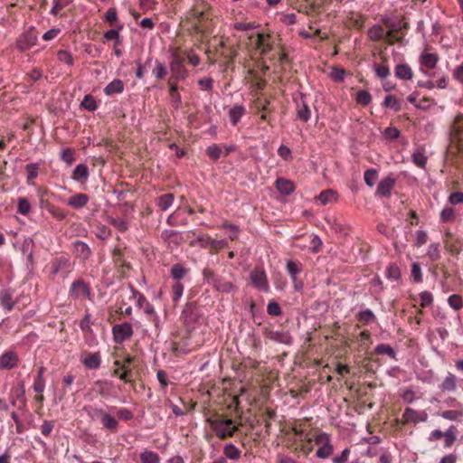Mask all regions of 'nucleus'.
I'll list each match as a JSON object with an SVG mask.
<instances>
[{"mask_svg": "<svg viewBox=\"0 0 463 463\" xmlns=\"http://www.w3.org/2000/svg\"><path fill=\"white\" fill-rule=\"evenodd\" d=\"M181 319L189 331L195 330L203 323V312L196 301L187 302L181 313Z\"/></svg>", "mask_w": 463, "mask_h": 463, "instance_id": "1", "label": "nucleus"}, {"mask_svg": "<svg viewBox=\"0 0 463 463\" xmlns=\"http://www.w3.org/2000/svg\"><path fill=\"white\" fill-rule=\"evenodd\" d=\"M203 277L206 283L218 292L230 294L237 290V287L232 282L226 280L209 268L203 269Z\"/></svg>", "mask_w": 463, "mask_h": 463, "instance_id": "2", "label": "nucleus"}, {"mask_svg": "<svg viewBox=\"0 0 463 463\" xmlns=\"http://www.w3.org/2000/svg\"><path fill=\"white\" fill-rule=\"evenodd\" d=\"M212 430L215 432L216 436L222 439L228 437H232L238 430V428L233 426V420L227 419L224 420H208Z\"/></svg>", "mask_w": 463, "mask_h": 463, "instance_id": "3", "label": "nucleus"}, {"mask_svg": "<svg viewBox=\"0 0 463 463\" xmlns=\"http://www.w3.org/2000/svg\"><path fill=\"white\" fill-rule=\"evenodd\" d=\"M314 440L317 445L320 446L316 452L317 458L326 459L333 454L334 447L328 433L321 432L315 437Z\"/></svg>", "mask_w": 463, "mask_h": 463, "instance_id": "4", "label": "nucleus"}, {"mask_svg": "<svg viewBox=\"0 0 463 463\" xmlns=\"http://www.w3.org/2000/svg\"><path fill=\"white\" fill-rule=\"evenodd\" d=\"M133 334V327L129 322L116 324L112 326L113 341L118 345H121L130 339Z\"/></svg>", "mask_w": 463, "mask_h": 463, "instance_id": "5", "label": "nucleus"}, {"mask_svg": "<svg viewBox=\"0 0 463 463\" xmlns=\"http://www.w3.org/2000/svg\"><path fill=\"white\" fill-rule=\"evenodd\" d=\"M169 68L173 77L176 80H184L188 76V71L184 65V59H182L175 52H172Z\"/></svg>", "mask_w": 463, "mask_h": 463, "instance_id": "6", "label": "nucleus"}, {"mask_svg": "<svg viewBox=\"0 0 463 463\" xmlns=\"http://www.w3.org/2000/svg\"><path fill=\"white\" fill-rule=\"evenodd\" d=\"M37 33L34 27H30L16 39V48L20 52H25L34 46L37 43Z\"/></svg>", "mask_w": 463, "mask_h": 463, "instance_id": "7", "label": "nucleus"}, {"mask_svg": "<svg viewBox=\"0 0 463 463\" xmlns=\"http://www.w3.org/2000/svg\"><path fill=\"white\" fill-rule=\"evenodd\" d=\"M71 270L72 263L68 256L61 255L52 261L51 274L52 276L61 274L62 278H65Z\"/></svg>", "mask_w": 463, "mask_h": 463, "instance_id": "8", "label": "nucleus"}, {"mask_svg": "<svg viewBox=\"0 0 463 463\" xmlns=\"http://www.w3.org/2000/svg\"><path fill=\"white\" fill-rule=\"evenodd\" d=\"M69 295L73 299H78L80 298L90 299L91 288L82 279H78L71 283Z\"/></svg>", "mask_w": 463, "mask_h": 463, "instance_id": "9", "label": "nucleus"}, {"mask_svg": "<svg viewBox=\"0 0 463 463\" xmlns=\"http://www.w3.org/2000/svg\"><path fill=\"white\" fill-rule=\"evenodd\" d=\"M263 335L269 340L278 344L290 345L293 343L292 335L288 331L285 330H272L266 327L263 329Z\"/></svg>", "mask_w": 463, "mask_h": 463, "instance_id": "10", "label": "nucleus"}, {"mask_svg": "<svg viewBox=\"0 0 463 463\" xmlns=\"http://www.w3.org/2000/svg\"><path fill=\"white\" fill-rule=\"evenodd\" d=\"M250 280L257 289L263 292L269 291L268 278L263 268L256 267L250 273Z\"/></svg>", "mask_w": 463, "mask_h": 463, "instance_id": "11", "label": "nucleus"}, {"mask_svg": "<svg viewBox=\"0 0 463 463\" xmlns=\"http://www.w3.org/2000/svg\"><path fill=\"white\" fill-rule=\"evenodd\" d=\"M306 94H299V100L295 99L296 106H297V118L303 121L307 122L311 118V110L308 107V104L306 100Z\"/></svg>", "mask_w": 463, "mask_h": 463, "instance_id": "12", "label": "nucleus"}, {"mask_svg": "<svg viewBox=\"0 0 463 463\" xmlns=\"http://www.w3.org/2000/svg\"><path fill=\"white\" fill-rule=\"evenodd\" d=\"M396 180L392 175H388L382 179L378 184L375 195L389 198L392 194V190L395 185Z\"/></svg>", "mask_w": 463, "mask_h": 463, "instance_id": "13", "label": "nucleus"}, {"mask_svg": "<svg viewBox=\"0 0 463 463\" xmlns=\"http://www.w3.org/2000/svg\"><path fill=\"white\" fill-rule=\"evenodd\" d=\"M73 251L76 257L83 261L88 260L92 256V250L90 246L80 240L73 241Z\"/></svg>", "mask_w": 463, "mask_h": 463, "instance_id": "14", "label": "nucleus"}, {"mask_svg": "<svg viewBox=\"0 0 463 463\" xmlns=\"http://www.w3.org/2000/svg\"><path fill=\"white\" fill-rule=\"evenodd\" d=\"M18 361V355L14 351H6L0 355V369L11 370L17 365Z\"/></svg>", "mask_w": 463, "mask_h": 463, "instance_id": "15", "label": "nucleus"}, {"mask_svg": "<svg viewBox=\"0 0 463 463\" xmlns=\"http://www.w3.org/2000/svg\"><path fill=\"white\" fill-rule=\"evenodd\" d=\"M402 416L405 421L414 424L424 422L428 420V413L425 411H419L409 407L404 410Z\"/></svg>", "mask_w": 463, "mask_h": 463, "instance_id": "16", "label": "nucleus"}, {"mask_svg": "<svg viewBox=\"0 0 463 463\" xmlns=\"http://www.w3.org/2000/svg\"><path fill=\"white\" fill-rule=\"evenodd\" d=\"M46 368L44 366H41L38 368L37 375L34 379V383L33 385V389L36 393H39L40 395L35 398V400L39 402H43L44 398L42 395L45 389V380L43 378V373L45 372Z\"/></svg>", "mask_w": 463, "mask_h": 463, "instance_id": "17", "label": "nucleus"}, {"mask_svg": "<svg viewBox=\"0 0 463 463\" xmlns=\"http://www.w3.org/2000/svg\"><path fill=\"white\" fill-rule=\"evenodd\" d=\"M196 241L199 242L203 248L209 246L214 250L222 249L227 244L225 240H214L209 236H198Z\"/></svg>", "mask_w": 463, "mask_h": 463, "instance_id": "18", "label": "nucleus"}, {"mask_svg": "<svg viewBox=\"0 0 463 463\" xmlns=\"http://www.w3.org/2000/svg\"><path fill=\"white\" fill-rule=\"evenodd\" d=\"M277 190L283 195H290L295 191V184L292 181L279 177L275 182Z\"/></svg>", "mask_w": 463, "mask_h": 463, "instance_id": "19", "label": "nucleus"}, {"mask_svg": "<svg viewBox=\"0 0 463 463\" xmlns=\"http://www.w3.org/2000/svg\"><path fill=\"white\" fill-rule=\"evenodd\" d=\"M90 175L89 167L86 164L78 165L73 172L71 178L80 184L86 183Z\"/></svg>", "mask_w": 463, "mask_h": 463, "instance_id": "20", "label": "nucleus"}, {"mask_svg": "<svg viewBox=\"0 0 463 463\" xmlns=\"http://www.w3.org/2000/svg\"><path fill=\"white\" fill-rule=\"evenodd\" d=\"M89 201V195L80 193L70 197L67 201V204L73 209H81L86 206Z\"/></svg>", "mask_w": 463, "mask_h": 463, "instance_id": "21", "label": "nucleus"}, {"mask_svg": "<svg viewBox=\"0 0 463 463\" xmlns=\"http://www.w3.org/2000/svg\"><path fill=\"white\" fill-rule=\"evenodd\" d=\"M80 361L88 369H98L100 367L101 357L99 353H90Z\"/></svg>", "mask_w": 463, "mask_h": 463, "instance_id": "22", "label": "nucleus"}, {"mask_svg": "<svg viewBox=\"0 0 463 463\" xmlns=\"http://www.w3.org/2000/svg\"><path fill=\"white\" fill-rule=\"evenodd\" d=\"M303 270L302 263L299 261L288 260L286 264V271L289 275L293 283L297 282L298 275Z\"/></svg>", "mask_w": 463, "mask_h": 463, "instance_id": "23", "label": "nucleus"}, {"mask_svg": "<svg viewBox=\"0 0 463 463\" xmlns=\"http://www.w3.org/2000/svg\"><path fill=\"white\" fill-rule=\"evenodd\" d=\"M0 304L5 312H10L14 308V302L11 289H4L0 292Z\"/></svg>", "mask_w": 463, "mask_h": 463, "instance_id": "24", "label": "nucleus"}, {"mask_svg": "<svg viewBox=\"0 0 463 463\" xmlns=\"http://www.w3.org/2000/svg\"><path fill=\"white\" fill-rule=\"evenodd\" d=\"M124 91V82L120 79H115L109 82L103 90L107 96L119 94Z\"/></svg>", "mask_w": 463, "mask_h": 463, "instance_id": "25", "label": "nucleus"}, {"mask_svg": "<svg viewBox=\"0 0 463 463\" xmlns=\"http://www.w3.org/2000/svg\"><path fill=\"white\" fill-rule=\"evenodd\" d=\"M457 377L451 373H448L443 382L439 385L441 392H454L457 389Z\"/></svg>", "mask_w": 463, "mask_h": 463, "instance_id": "26", "label": "nucleus"}, {"mask_svg": "<svg viewBox=\"0 0 463 463\" xmlns=\"http://www.w3.org/2000/svg\"><path fill=\"white\" fill-rule=\"evenodd\" d=\"M356 319L359 323L368 326L374 323L377 318L371 309L366 308L356 314Z\"/></svg>", "mask_w": 463, "mask_h": 463, "instance_id": "27", "label": "nucleus"}, {"mask_svg": "<svg viewBox=\"0 0 463 463\" xmlns=\"http://www.w3.org/2000/svg\"><path fill=\"white\" fill-rule=\"evenodd\" d=\"M100 421L105 429L109 430L113 433L118 431L119 425L118 420L108 412H104Z\"/></svg>", "mask_w": 463, "mask_h": 463, "instance_id": "28", "label": "nucleus"}, {"mask_svg": "<svg viewBox=\"0 0 463 463\" xmlns=\"http://www.w3.org/2000/svg\"><path fill=\"white\" fill-rule=\"evenodd\" d=\"M188 272L189 269L184 268L181 263H175L170 269V277L175 281H180Z\"/></svg>", "mask_w": 463, "mask_h": 463, "instance_id": "29", "label": "nucleus"}, {"mask_svg": "<svg viewBox=\"0 0 463 463\" xmlns=\"http://www.w3.org/2000/svg\"><path fill=\"white\" fill-rule=\"evenodd\" d=\"M395 77L400 80H411L412 71L407 63L398 64L394 70Z\"/></svg>", "mask_w": 463, "mask_h": 463, "instance_id": "30", "label": "nucleus"}, {"mask_svg": "<svg viewBox=\"0 0 463 463\" xmlns=\"http://www.w3.org/2000/svg\"><path fill=\"white\" fill-rule=\"evenodd\" d=\"M245 112L246 109L242 105H235L232 107L229 111V117L232 124L236 126Z\"/></svg>", "mask_w": 463, "mask_h": 463, "instance_id": "31", "label": "nucleus"}, {"mask_svg": "<svg viewBox=\"0 0 463 463\" xmlns=\"http://www.w3.org/2000/svg\"><path fill=\"white\" fill-rule=\"evenodd\" d=\"M439 61V56L436 53L423 52L420 55L421 65L428 69H434Z\"/></svg>", "mask_w": 463, "mask_h": 463, "instance_id": "32", "label": "nucleus"}, {"mask_svg": "<svg viewBox=\"0 0 463 463\" xmlns=\"http://www.w3.org/2000/svg\"><path fill=\"white\" fill-rule=\"evenodd\" d=\"M317 200L321 203V204L326 205L327 203L336 202L337 194L335 191H334L332 189H327V190L322 191L318 194Z\"/></svg>", "mask_w": 463, "mask_h": 463, "instance_id": "33", "label": "nucleus"}, {"mask_svg": "<svg viewBox=\"0 0 463 463\" xmlns=\"http://www.w3.org/2000/svg\"><path fill=\"white\" fill-rule=\"evenodd\" d=\"M174 203V194H165L157 197L156 205L160 208L161 211L165 212L168 208L172 206Z\"/></svg>", "mask_w": 463, "mask_h": 463, "instance_id": "34", "label": "nucleus"}, {"mask_svg": "<svg viewBox=\"0 0 463 463\" xmlns=\"http://www.w3.org/2000/svg\"><path fill=\"white\" fill-rule=\"evenodd\" d=\"M382 106L383 108L391 109L395 112H399L402 109L401 101L397 99L393 95H387L384 98Z\"/></svg>", "mask_w": 463, "mask_h": 463, "instance_id": "35", "label": "nucleus"}, {"mask_svg": "<svg viewBox=\"0 0 463 463\" xmlns=\"http://www.w3.org/2000/svg\"><path fill=\"white\" fill-rule=\"evenodd\" d=\"M458 430L454 425H451L446 431H444V448H450L457 439Z\"/></svg>", "mask_w": 463, "mask_h": 463, "instance_id": "36", "label": "nucleus"}, {"mask_svg": "<svg viewBox=\"0 0 463 463\" xmlns=\"http://www.w3.org/2000/svg\"><path fill=\"white\" fill-rule=\"evenodd\" d=\"M224 458L232 460H237L241 458V450L232 443H228L223 449Z\"/></svg>", "mask_w": 463, "mask_h": 463, "instance_id": "37", "label": "nucleus"}, {"mask_svg": "<svg viewBox=\"0 0 463 463\" xmlns=\"http://www.w3.org/2000/svg\"><path fill=\"white\" fill-rule=\"evenodd\" d=\"M82 410L84 412H86L88 417L92 420H95L98 419L101 420V418L105 412V411L103 409L97 408V407H94L91 405H85Z\"/></svg>", "mask_w": 463, "mask_h": 463, "instance_id": "38", "label": "nucleus"}, {"mask_svg": "<svg viewBox=\"0 0 463 463\" xmlns=\"http://www.w3.org/2000/svg\"><path fill=\"white\" fill-rule=\"evenodd\" d=\"M375 354H387L392 359H396V353L394 349L387 344H379L374 348Z\"/></svg>", "mask_w": 463, "mask_h": 463, "instance_id": "39", "label": "nucleus"}, {"mask_svg": "<svg viewBox=\"0 0 463 463\" xmlns=\"http://www.w3.org/2000/svg\"><path fill=\"white\" fill-rule=\"evenodd\" d=\"M385 276L390 280L398 281L401 278V269L396 264L390 263L386 268Z\"/></svg>", "mask_w": 463, "mask_h": 463, "instance_id": "40", "label": "nucleus"}, {"mask_svg": "<svg viewBox=\"0 0 463 463\" xmlns=\"http://www.w3.org/2000/svg\"><path fill=\"white\" fill-rule=\"evenodd\" d=\"M384 34V29L380 24H374L368 30L369 38L374 42L383 39Z\"/></svg>", "mask_w": 463, "mask_h": 463, "instance_id": "41", "label": "nucleus"}, {"mask_svg": "<svg viewBox=\"0 0 463 463\" xmlns=\"http://www.w3.org/2000/svg\"><path fill=\"white\" fill-rule=\"evenodd\" d=\"M31 203L26 197H19L17 199V213L27 215L31 212Z\"/></svg>", "mask_w": 463, "mask_h": 463, "instance_id": "42", "label": "nucleus"}, {"mask_svg": "<svg viewBox=\"0 0 463 463\" xmlns=\"http://www.w3.org/2000/svg\"><path fill=\"white\" fill-rule=\"evenodd\" d=\"M355 101L365 107L368 106L372 101V95L365 90H361L356 93Z\"/></svg>", "mask_w": 463, "mask_h": 463, "instance_id": "43", "label": "nucleus"}, {"mask_svg": "<svg viewBox=\"0 0 463 463\" xmlns=\"http://www.w3.org/2000/svg\"><path fill=\"white\" fill-rule=\"evenodd\" d=\"M168 73L167 68L160 61L156 60V66L152 71V74L157 80H162Z\"/></svg>", "mask_w": 463, "mask_h": 463, "instance_id": "44", "label": "nucleus"}, {"mask_svg": "<svg viewBox=\"0 0 463 463\" xmlns=\"http://www.w3.org/2000/svg\"><path fill=\"white\" fill-rule=\"evenodd\" d=\"M130 291L132 293V297L136 299V305L138 308H143L144 306L148 302L146 297L136 289L132 285H129Z\"/></svg>", "mask_w": 463, "mask_h": 463, "instance_id": "45", "label": "nucleus"}, {"mask_svg": "<svg viewBox=\"0 0 463 463\" xmlns=\"http://www.w3.org/2000/svg\"><path fill=\"white\" fill-rule=\"evenodd\" d=\"M141 463H159L160 458L157 453L154 451H143L140 454Z\"/></svg>", "mask_w": 463, "mask_h": 463, "instance_id": "46", "label": "nucleus"}, {"mask_svg": "<svg viewBox=\"0 0 463 463\" xmlns=\"http://www.w3.org/2000/svg\"><path fill=\"white\" fill-rule=\"evenodd\" d=\"M80 106L90 112L95 111L98 108L97 102H96L94 97L90 94H87L84 96Z\"/></svg>", "mask_w": 463, "mask_h": 463, "instance_id": "47", "label": "nucleus"}, {"mask_svg": "<svg viewBox=\"0 0 463 463\" xmlns=\"http://www.w3.org/2000/svg\"><path fill=\"white\" fill-rule=\"evenodd\" d=\"M39 167V163H31L25 165L26 178L28 182L34 180L38 176Z\"/></svg>", "mask_w": 463, "mask_h": 463, "instance_id": "48", "label": "nucleus"}, {"mask_svg": "<svg viewBox=\"0 0 463 463\" xmlns=\"http://www.w3.org/2000/svg\"><path fill=\"white\" fill-rule=\"evenodd\" d=\"M428 157L425 156L423 152H415L411 155V161L413 164H415L418 167H420L424 169L427 165Z\"/></svg>", "mask_w": 463, "mask_h": 463, "instance_id": "49", "label": "nucleus"}, {"mask_svg": "<svg viewBox=\"0 0 463 463\" xmlns=\"http://www.w3.org/2000/svg\"><path fill=\"white\" fill-rule=\"evenodd\" d=\"M377 178H378V172L376 169L370 168L364 172V179L365 184L368 186H370V187L373 186L375 184Z\"/></svg>", "mask_w": 463, "mask_h": 463, "instance_id": "50", "label": "nucleus"}, {"mask_svg": "<svg viewBox=\"0 0 463 463\" xmlns=\"http://www.w3.org/2000/svg\"><path fill=\"white\" fill-rule=\"evenodd\" d=\"M184 292V285L180 281H175L172 286L173 302L175 305L178 303Z\"/></svg>", "mask_w": 463, "mask_h": 463, "instance_id": "51", "label": "nucleus"}, {"mask_svg": "<svg viewBox=\"0 0 463 463\" xmlns=\"http://www.w3.org/2000/svg\"><path fill=\"white\" fill-rule=\"evenodd\" d=\"M455 220V212L452 207L446 206L440 212V221L449 222Z\"/></svg>", "mask_w": 463, "mask_h": 463, "instance_id": "52", "label": "nucleus"}, {"mask_svg": "<svg viewBox=\"0 0 463 463\" xmlns=\"http://www.w3.org/2000/svg\"><path fill=\"white\" fill-rule=\"evenodd\" d=\"M448 304L454 310H459L463 307V300H462V298L459 295L453 294V295L449 297Z\"/></svg>", "mask_w": 463, "mask_h": 463, "instance_id": "53", "label": "nucleus"}, {"mask_svg": "<svg viewBox=\"0 0 463 463\" xmlns=\"http://www.w3.org/2000/svg\"><path fill=\"white\" fill-rule=\"evenodd\" d=\"M206 154L212 160L217 161L222 156V148L213 144L206 148Z\"/></svg>", "mask_w": 463, "mask_h": 463, "instance_id": "54", "label": "nucleus"}, {"mask_svg": "<svg viewBox=\"0 0 463 463\" xmlns=\"http://www.w3.org/2000/svg\"><path fill=\"white\" fill-rule=\"evenodd\" d=\"M376 76L380 79H386L390 75V69L387 64H373Z\"/></svg>", "mask_w": 463, "mask_h": 463, "instance_id": "55", "label": "nucleus"}, {"mask_svg": "<svg viewBox=\"0 0 463 463\" xmlns=\"http://www.w3.org/2000/svg\"><path fill=\"white\" fill-rule=\"evenodd\" d=\"M48 212L57 220L62 221L67 217V213L61 208L49 204L47 206Z\"/></svg>", "mask_w": 463, "mask_h": 463, "instance_id": "56", "label": "nucleus"}, {"mask_svg": "<svg viewBox=\"0 0 463 463\" xmlns=\"http://www.w3.org/2000/svg\"><path fill=\"white\" fill-rule=\"evenodd\" d=\"M60 158L64 161L68 165H71L74 161V149L67 147L61 150Z\"/></svg>", "mask_w": 463, "mask_h": 463, "instance_id": "57", "label": "nucleus"}, {"mask_svg": "<svg viewBox=\"0 0 463 463\" xmlns=\"http://www.w3.org/2000/svg\"><path fill=\"white\" fill-rule=\"evenodd\" d=\"M109 222L119 232H126L128 229V223L119 218L109 217Z\"/></svg>", "mask_w": 463, "mask_h": 463, "instance_id": "58", "label": "nucleus"}, {"mask_svg": "<svg viewBox=\"0 0 463 463\" xmlns=\"http://www.w3.org/2000/svg\"><path fill=\"white\" fill-rule=\"evenodd\" d=\"M53 6L52 7L50 14L57 16L59 14L60 10L67 6L71 0H53Z\"/></svg>", "mask_w": 463, "mask_h": 463, "instance_id": "59", "label": "nucleus"}, {"mask_svg": "<svg viewBox=\"0 0 463 463\" xmlns=\"http://www.w3.org/2000/svg\"><path fill=\"white\" fill-rule=\"evenodd\" d=\"M427 256L431 260H438L440 259V251H439L438 243H431L430 245H429L428 250H427Z\"/></svg>", "mask_w": 463, "mask_h": 463, "instance_id": "60", "label": "nucleus"}, {"mask_svg": "<svg viewBox=\"0 0 463 463\" xmlns=\"http://www.w3.org/2000/svg\"><path fill=\"white\" fill-rule=\"evenodd\" d=\"M57 58L60 61L68 64L69 66L73 65V58L71 52L66 50H60L57 52Z\"/></svg>", "mask_w": 463, "mask_h": 463, "instance_id": "61", "label": "nucleus"}, {"mask_svg": "<svg viewBox=\"0 0 463 463\" xmlns=\"http://www.w3.org/2000/svg\"><path fill=\"white\" fill-rule=\"evenodd\" d=\"M420 300L422 307H430L433 303V296L430 291H422L420 293Z\"/></svg>", "mask_w": 463, "mask_h": 463, "instance_id": "62", "label": "nucleus"}, {"mask_svg": "<svg viewBox=\"0 0 463 463\" xmlns=\"http://www.w3.org/2000/svg\"><path fill=\"white\" fill-rule=\"evenodd\" d=\"M267 312L270 316L279 317L282 314V309H281L280 306L279 305V303L271 300L269 302V304L267 306Z\"/></svg>", "mask_w": 463, "mask_h": 463, "instance_id": "63", "label": "nucleus"}, {"mask_svg": "<svg viewBox=\"0 0 463 463\" xmlns=\"http://www.w3.org/2000/svg\"><path fill=\"white\" fill-rule=\"evenodd\" d=\"M351 450L349 448H345L340 455L335 456L332 458L333 463H348V458L350 456Z\"/></svg>", "mask_w": 463, "mask_h": 463, "instance_id": "64", "label": "nucleus"}]
</instances>
